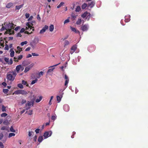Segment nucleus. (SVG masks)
<instances>
[{
    "instance_id": "1",
    "label": "nucleus",
    "mask_w": 148,
    "mask_h": 148,
    "mask_svg": "<svg viewBox=\"0 0 148 148\" xmlns=\"http://www.w3.org/2000/svg\"><path fill=\"white\" fill-rule=\"evenodd\" d=\"M17 75L15 71L9 72L7 74V79L11 81H13Z\"/></svg>"
},
{
    "instance_id": "2",
    "label": "nucleus",
    "mask_w": 148,
    "mask_h": 148,
    "mask_svg": "<svg viewBox=\"0 0 148 148\" xmlns=\"http://www.w3.org/2000/svg\"><path fill=\"white\" fill-rule=\"evenodd\" d=\"M14 93L16 94H22V95H26L28 94L27 92L24 90H18L14 91Z\"/></svg>"
},
{
    "instance_id": "3",
    "label": "nucleus",
    "mask_w": 148,
    "mask_h": 148,
    "mask_svg": "<svg viewBox=\"0 0 148 148\" xmlns=\"http://www.w3.org/2000/svg\"><path fill=\"white\" fill-rule=\"evenodd\" d=\"M26 25L27 26L28 28L27 27H26V29H29V31L30 30H31L32 29V31H34V27L32 26L33 25L32 23H27Z\"/></svg>"
},
{
    "instance_id": "4",
    "label": "nucleus",
    "mask_w": 148,
    "mask_h": 148,
    "mask_svg": "<svg viewBox=\"0 0 148 148\" xmlns=\"http://www.w3.org/2000/svg\"><path fill=\"white\" fill-rule=\"evenodd\" d=\"M52 132L51 131L45 132L44 134V136L45 138H46L51 135Z\"/></svg>"
},
{
    "instance_id": "5",
    "label": "nucleus",
    "mask_w": 148,
    "mask_h": 148,
    "mask_svg": "<svg viewBox=\"0 0 148 148\" xmlns=\"http://www.w3.org/2000/svg\"><path fill=\"white\" fill-rule=\"evenodd\" d=\"M14 24L12 23H9L7 24L5 26V29L6 30H7L9 29L13 28V29H14Z\"/></svg>"
},
{
    "instance_id": "6",
    "label": "nucleus",
    "mask_w": 148,
    "mask_h": 148,
    "mask_svg": "<svg viewBox=\"0 0 148 148\" xmlns=\"http://www.w3.org/2000/svg\"><path fill=\"white\" fill-rule=\"evenodd\" d=\"M81 16L83 18H88V20L90 17V14L87 12H85Z\"/></svg>"
},
{
    "instance_id": "7",
    "label": "nucleus",
    "mask_w": 148,
    "mask_h": 148,
    "mask_svg": "<svg viewBox=\"0 0 148 148\" xmlns=\"http://www.w3.org/2000/svg\"><path fill=\"white\" fill-rule=\"evenodd\" d=\"M81 29L83 31H86L88 29V25H84L81 27Z\"/></svg>"
},
{
    "instance_id": "8",
    "label": "nucleus",
    "mask_w": 148,
    "mask_h": 148,
    "mask_svg": "<svg viewBox=\"0 0 148 148\" xmlns=\"http://www.w3.org/2000/svg\"><path fill=\"white\" fill-rule=\"evenodd\" d=\"M34 64H32L27 67L25 68L24 72L25 73L27 72L32 68Z\"/></svg>"
},
{
    "instance_id": "9",
    "label": "nucleus",
    "mask_w": 148,
    "mask_h": 148,
    "mask_svg": "<svg viewBox=\"0 0 148 148\" xmlns=\"http://www.w3.org/2000/svg\"><path fill=\"white\" fill-rule=\"evenodd\" d=\"M64 79H65V82L64 84V86L67 87L68 84L69 83V79L68 76L66 75V74L64 75Z\"/></svg>"
},
{
    "instance_id": "10",
    "label": "nucleus",
    "mask_w": 148,
    "mask_h": 148,
    "mask_svg": "<svg viewBox=\"0 0 148 148\" xmlns=\"http://www.w3.org/2000/svg\"><path fill=\"white\" fill-rule=\"evenodd\" d=\"M48 26L47 25H45L43 28L40 30V34H43L45 32L46 30L48 29Z\"/></svg>"
},
{
    "instance_id": "11",
    "label": "nucleus",
    "mask_w": 148,
    "mask_h": 148,
    "mask_svg": "<svg viewBox=\"0 0 148 148\" xmlns=\"http://www.w3.org/2000/svg\"><path fill=\"white\" fill-rule=\"evenodd\" d=\"M14 29L13 28L12 29H9L6 30L7 31V32H5V34H7V33H9V34L10 35L12 34H13L14 33V32L13 30Z\"/></svg>"
},
{
    "instance_id": "12",
    "label": "nucleus",
    "mask_w": 148,
    "mask_h": 148,
    "mask_svg": "<svg viewBox=\"0 0 148 148\" xmlns=\"http://www.w3.org/2000/svg\"><path fill=\"white\" fill-rule=\"evenodd\" d=\"M23 58V56L22 55H20L18 56V58H16L15 57H14V60L16 62H18L19 60H20L22 59Z\"/></svg>"
},
{
    "instance_id": "13",
    "label": "nucleus",
    "mask_w": 148,
    "mask_h": 148,
    "mask_svg": "<svg viewBox=\"0 0 148 148\" xmlns=\"http://www.w3.org/2000/svg\"><path fill=\"white\" fill-rule=\"evenodd\" d=\"M63 109L65 111L67 112L69 110V107L68 105H64L63 106Z\"/></svg>"
},
{
    "instance_id": "14",
    "label": "nucleus",
    "mask_w": 148,
    "mask_h": 148,
    "mask_svg": "<svg viewBox=\"0 0 148 148\" xmlns=\"http://www.w3.org/2000/svg\"><path fill=\"white\" fill-rule=\"evenodd\" d=\"M125 22H128L130 21V16L129 15H127L125 16Z\"/></svg>"
},
{
    "instance_id": "15",
    "label": "nucleus",
    "mask_w": 148,
    "mask_h": 148,
    "mask_svg": "<svg viewBox=\"0 0 148 148\" xmlns=\"http://www.w3.org/2000/svg\"><path fill=\"white\" fill-rule=\"evenodd\" d=\"M95 3L94 1H92L88 4V6L91 8H92L95 5Z\"/></svg>"
},
{
    "instance_id": "16",
    "label": "nucleus",
    "mask_w": 148,
    "mask_h": 148,
    "mask_svg": "<svg viewBox=\"0 0 148 148\" xmlns=\"http://www.w3.org/2000/svg\"><path fill=\"white\" fill-rule=\"evenodd\" d=\"M32 106H33V103L32 101H28L27 103L25 104V106L27 107V106H30L31 105Z\"/></svg>"
},
{
    "instance_id": "17",
    "label": "nucleus",
    "mask_w": 148,
    "mask_h": 148,
    "mask_svg": "<svg viewBox=\"0 0 148 148\" xmlns=\"http://www.w3.org/2000/svg\"><path fill=\"white\" fill-rule=\"evenodd\" d=\"M10 56L11 57H13L14 56V52L13 50V49H11L10 50Z\"/></svg>"
},
{
    "instance_id": "18",
    "label": "nucleus",
    "mask_w": 148,
    "mask_h": 148,
    "mask_svg": "<svg viewBox=\"0 0 148 148\" xmlns=\"http://www.w3.org/2000/svg\"><path fill=\"white\" fill-rule=\"evenodd\" d=\"M66 88H65L63 89L62 90L61 89L60 91L59 92V95L60 96L62 97L63 96V95L64 94V92H63V91Z\"/></svg>"
},
{
    "instance_id": "19",
    "label": "nucleus",
    "mask_w": 148,
    "mask_h": 148,
    "mask_svg": "<svg viewBox=\"0 0 148 148\" xmlns=\"http://www.w3.org/2000/svg\"><path fill=\"white\" fill-rule=\"evenodd\" d=\"M21 68V65H19L16 66V70L17 73H18Z\"/></svg>"
},
{
    "instance_id": "20",
    "label": "nucleus",
    "mask_w": 148,
    "mask_h": 148,
    "mask_svg": "<svg viewBox=\"0 0 148 148\" xmlns=\"http://www.w3.org/2000/svg\"><path fill=\"white\" fill-rule=\"evenodd\" d=\"M13 4L12 3H8L6 5V7L7 8H10L13 5Z\"/></svg>"
},
{
    "instance_id": "21",
    "label": "nucleus",
    "mask_w": 148,
    "mask_h": 148,
    "mask_svg": "<svg viewBox=\"0 0 148 148\" xmlns=\"http://www.w3.org/2000/svg\"><path fill=\"white\" fill-rule=\"evenodd\" d=\"M54 68H54L49 69L47 72V74H50V73H51L53 72Z\"/></svg>"
},
{
    "instance_id": "22",
    "label": "nucleus",
    "mask_w": 148,
    "mask_h": 148,
    "mask_svg": "<svg viewBox=\"0 0 148 148\" xmlns=\"http://www.w3.org/2000/svg\"><path fill=\"white\" fill-rule=\"evenodd\" d=\"M23 4H22L16 6V10H19L21 9L23 6Z\"/></svg>"
},
{
    "instance_id": "23",
    "label": "nucleus",
    "mask_w": 148,
    "mask_h": 148,
    "mask_svg": "<svg viewBox=\"0 0 148 148\" xmlns=\"http://www.w3.org/2000/svg\"><path fill=\"white\" fill-rule=\"evenodd\" d=\"M62 97L60 96H57L56 97L57 101L58 102H59L61 100V99Z\"/></svg>"
},
{
    "instance_id": "24",
    "label": "nucleus",
    "mask_w": 148,
    "mask_h": 148,
    "mask_svg": "<svg viewBox=\"0 0 148 148\" xmlns=\"http://www.w3.org/2000/svg\"><path fill=\"white\" fill-rule=\"evenodd\" d=\"M22 84L24 85H26L27 86H28L29 85L27 84V81H25L24 80H22Z\"/></svg>"
},
{
    "instance_id": "25",
    "label": "nucleus",
    "mask_w": 148,
    "mask_h": 148,
    "mask_svg": "<svg viewBox=\"0 0 148 148\" xmlns=\"http://www.w3.org/2000/svg\"><path fill=\"white\" fill-rule=\"evenodd\" d=\"M77 48V46L76 45H73L71 47V50H73L74 51H75L76 50Z\"/></svg>"
},
{
    "instance_id": "26",
    "label": "nucleus",
    "mask_w": 148,
    "mask_h": 148,
    "mask_svg": "<svg viewBox=\"0 0 148 148\" xmlns=\"http://www.w3.org/2000/svg\"><path fill=\"white\" fill-rule=\"evenodd\" d=\"M69 44V41L67 40H66L64 42V47H66V46L68 45Z\"/></svg>"
},
{
    "instance_id": "27",
    "label": "nucleus",
    "mask_w": 148,
    "mask_h": 148,
    "mask_svg": "<svg viewBox=\"0 0 148 148\" xmlns=\"http://www.w3.org/2000/svg\"><path fill=\"white\" fill-rule=\"evenodd\" d=\"M54 26L53 25H50V26H49V30L50 32H52L54 29Z\"/></svg>"
},
{
    "instance_id": "28",
    "label": "nucleus",
    "mask_w": 148,
    "mask_h": 148,
    "mask_svg": "<svg viewBox=\"0 0 148 148\" xmlns=\"http://www.w3.org/2000/svg\"><path fill=\"white\" fill-rule=\"evenodd\" d=\"M13 37H9L8 38H4V40H7L8 41L12 40L13 39Z\"/></svg>"
},
{
    "instance_id": "29",
    "label": "nucleus",
    "mask_w": 148,
    "mask_h": 148,
    "mask_svg": "<svg viewBox=\"0 0 148 148\" xmlns=\"http://www.w3.org/2000/svg\"><path fill=\"white\" fill-rule=\"evenodd\" d=\"M43 136H40L38 137V140L39 142L40 143L42 141V140H43Z\"/></svg>"
},
{
    "instance_id": "30",
    "label": "nucleus",
    "mask_w": 148,
    "mask_h": 148,
    "mask_svg": "<svg viewBox=\"0 0 148 148\" xmlns=\"http://www.w3.org/2000/svg\"><path fill=\"white\" fill-rule=\"evenodd\" d=\"M64 4V3L63 2H61L57 6L58 8H59L61 6H62Z\"/></svg>"
},
{
    "instance_id": "31",
    "label": "nucleus",
    "mask_w": 148,
    "mask_h": 148,
    "mask_svg": "<svg viewBox=\"0 0 148 148\" xmlns=\"http://www.w3.org/2000/svg\"><path fill=\"white\" fill-rule=\"evenodd\" d=\"M82 20L81 18H78L76 22V24L78 25H80L82 22Z\"/></svg>"
},
{
    "instance_id": "32",
    "label": "nucleus",
    "mask_w": 148,
    "mask_h": 148,
    "mask_svg": "<svg viewBox=\"0 0 148 148\" xmlns=\"http://www.w3.org/2000/svg\"><path fill=\"white\" fill-rule=\"evenodd\" d=\"M87 6V4L86 3H84L83 4L82 6V9H85Z\"/></svg>"
},
{
    "instance_id": "33",
    "label": "nucleus",
    "mask_w": 148,
    "mask_h": 148,
    "mask_svg": "<svg viewBox=\"0 0 148 148\" xmlns=\"http://www.w3.org/2000/svg\"><path fill=\"white\" fill-rule=\"evenodd\" d=\"M44 73V72H43L42 71H40L39 74V75L37 77V78H40V75H42V76L43 74V73Z\"/></svg>"
},
{
    "instance_id": "34",
    "label": "nucleus",
    "mask_w": 148,
    "mask_h": 148,
    "mask_svg": "<svg viewBox=\"0 0 148 148\" xmlns=\"http://www.w3.org/2000/svg\"><path fill=\"white\" fill-rule=\"evenodd\" d=\"M17 86L20 88L23 89V86L22 84H18Z\"/></svg>"
},
{
    "instance_id": "35",
    "label": "nucleus",
    "mask_w": 148,
    "mask_h": 148,
    "mask_svg": "<svg viewBox=\"0 0 148 148\" xmlns=\"http://www.w3.org/2000/svg\"><path fill=\"white\" fill-rule=\"evenodd\" d=\"M15 134L14 133H10L8 136V138H10L12 136H14Z\"/></svg>"
},
{
    "instance_id": "36",
    "label": "nucleus",
    "mask_w": 148,
    "mask_h": 148,
    "mask_svg": "<svg viewBox=\"0 0 148 148\" xmlns=\"http://www.w3.org/2000/svg\"><path fill=\"white\" fill-rule=\"evenodd\" d=\"M42 97H40L39 99H37L36 100V103L39 102L42 100Z\"/></svg>"
},
{
    "instance_id": "37",
    "label": "nucleus",
    "mask_w": 148,
    "mask_h": 148,
    "mask_svg": "<svg viewBox=\"0 0 148 148\" xmlns=\"http://www.w3.org/2000/svg\"><path fill=\"white\" fill-rule=\"evenodd\" d=\"M1 110L2 112L6 111V107L4 105H2V106Z\"/></svg>"
},
{
    "instance_id": "38",
    "label": "nucleus",
    "mask_w": 148,
    "mask_h": 148,
    "mask_svg": "<svg viewBox=\"0 0 148 148\" xmlns=\"http://www.w3.org/2000/svg\"><path fill=\"white\" fill-rule=\"evenodd\" d=\"M81 10V8L80 6H77L76 8L75 9L76 12H79Z\"/></svg>"
},
{
    "instance_id": "39",
    "label": "nucleus",
    "mask_w": 148,
    "mask_h": 148,
    "mask_svg": "<svg viewBox=\"0 0 148 148\" xmlns=\"http://www.w3.org/2000/svg\"><path fill=\"white\" fill-rule=\"evenodd\" d=\"M9 91V90L8 89H3V92L5 94H7Z\"/></svg>"
},
{
    "instance_id": "40",
    "label": "nucleus",
    "mask_w": 148,
    "mask_h": 148,
    "mask_svg": "<svg viewBox=\"0 0 148 148\" xmlns=\"http://www.w3.org/2000/svg\"><path fill=\"white\" fill-rule=\"evenodd\" d=\"M38 79L36 78L34 80L32 81L31 83V84L33 85L35 83H36L38 81Z\"/></svg>"
},
{
    "instance_id": "41",
    "label": "nucleus",
    "mask_w": 148,
    "mask_h": 148,
    "mask_svg": "<svg viewBox=\"0 0 148 148\" xmlns=\"http://www.w3.org/2000/svg\"><path fill=\"white\" fill-rule=\"evenodd\" d=\"M27 43V41H25L24 42H22L21 43V46H23L24 45L26 44Z\"/></svg>"
},
{
    "instance_id": "42",
    "label": "nucleus",
    "mask_w": 148,
    "mask_h": 148,
    "mask_svg": "<svg viewBox=\"0 0 148 148\" xmlns=\"http://www.w3.org/2000/svg\"><path fill=\"white\" fill-rule=\"evenodd\" d=\"M7 115V114L5 113H3L1 114V116L2 117H5Z\"/></svg>"
},
{
    "instance_id": "43",
    "label": "nucleus",
    "mask_w": 148,
    "mask_h": 148,
    "mask_svg": "<svg viewBox=\"0 0 148 148\" xmlns=\"http://www.w3.org/2000/svg\"><path fill=\"white\" fill-rule=\"evenodd\" d=\"M10 130L11 132H15V130L13 129V127L12 126H11L10 128Z\"/></svg>"
},
{
    "instance_id": "44",
    "label": "nucleus",
    "mask_w": 148,
    "mask_h": 148,
    "mask_svg": "<svg viewBox=\"0 0 148 148\" xmlns=\"http://www.w3.org/2000/svg\"><path fill=\"white\" fill-rule=\"evenodd\" d=\"M4 49L5 50H8L9 49V46L8 45L6 44L5 45V47L4 48Z\"/></svg>"
},
{
    "instance_id": "45",
    "label": "nucleus",
    "mask_w": 148,
    "mask_h": 148,
    "mask_svg": "<svg viewBox=\"0 0 148 148\" xmlns=\"http://www.w3.org/2000/svg\"><path fill=\"white\" fill-rule=\"evenodd\" d=\"M13 61L12 59H10V60L9 61V62L8 63V64H12Z\"/></svg>"
},
{
    "instance_id": "46",
    "label": "nucleus",
    "mask_w": 148,
    "mask_h": 148,
    "mask_svg": "<svg viewBox=\"0 0 148 148\" xmlns=\"http://www.w3.org/2000/svg\"><path fill=\"white\" fill-rule=\"evenodd\" d=\"M33 111L32 110H29L28 111V115H31L32 114Z\"/></svg>"
},
{
    "instance_id": "47",
    "label": "nucleus",
    "mask_w": 148,
    "mask_h": 148,
    "mask_svg": "<svg viewBox=\"0 0 148 148\" xmlns=\"http://www.w3.org/2000/svg\"><path fill=\"white\" fill-rule=\"evenodd\" d=\"M4 60L6 62L8 63L9 61V59L8 58H5Z\"/></svg>"
},
{
    "instance_id": "48",
    "label": "nucleus",
    "mask_w": 148,
    "mask_h": 148,
    "mask_svg": "<svg viewBox=\"0 0 148 148\" xmlns=\"http://www.w3.org/2000/svg\"><path fill=\"white\" fill-rule=\"evenodd\" d=\"M70 29L73 32H74L76 29L75 28L73 27H70Z\"/></svg>"
},
{
    "instance_id": "49",
    "label": "nucleus",
    "mask_w": 148,
    "mask_h": 148,
    "mask_svg": "<svg viewBox=\"0 0 148 148\" xmlns=\"http://www.w3.org/2000/svg\"><path fill=\"white\" fill-rule=\"evenodd\" d=\"M3 133H1L0 134V140H1L3 138Z\"/></svg>"
},
{
    "instance_id": "50",
    "label": "nucleus",
    "mask_w": 148,
    "mask_h": 148,
    "mask_svg": "<svg viewBox=\"0 0 148 148\" xmlns=\"http://www.w3.org/2000/svg\"><path fill=\"white\" fill-rule=\"evenodd\" d=\"M71 16L73 18H75L77 16L75 15L74 14L72 13L71 14Z\"/></svg>"
},
{
    "instance_id": "51",
    "label": "nucleus",
    "mask_w": 148,
    "mask_h": 148,
    "mask_svg": "<svg viewBox=\"0 0 148 148\" xmlns=\"http://www.w3.org/2000/svg\"><path fill=\"white\" fill-rule=\"evenodd\" d=\"M0 146L1 147V148H4V147L2 143L1 142H0Z\"/></svg>"
},
{
    "instance_id": "52",
    "label": "nucleus",
    "mask_w": 148,
    "mask_h": 148,
    "mask_svg": "<svg viewBox=\"0 0 148 148\" xmlns=\"http://www.w3.org/2000/svg\"><path fill=\"white\" fill-rule=\"evenodd\" d=\"M26 18H28L29 16V13H26L25 14Z\"/></svg>"
},
{
    "instance_id": "53",
    "label": "nucleus",
    "mask_w": 148,
    "mask_h": 148,
    "mask_svg": "<svg viewBox=\"0 0 148 148\" xmlns=\"http://www.w3.org/2000/svg\"><path fill=\"white\" fill-rule=\"evenodd\" d=\"M1 130H7V128L5 127L4 126L1 128Z\"/></svg>"
},
{
    "instance_id": "54",
    "label": "nucleus",
    "mask_w": 148,
    "mask_h": 148,
    "mask_svg": "<svg viewBox=\"0 0 148 148\" xmlns=\"http://www.w3.org/2000/svg\"><path fill=\"white\" fill-rule=\"evenodd\" d=\"M33 133V132L32 131H31V132L29 131V132L28 136H31V135H32V134Z\"/></svg>"
},
{
    "instance_id": "55",
    "label": "nucleus",
    "mask_w": 148,
    "mask_h": 148,
    "mask_svg": "<svg viewBox=\"0 0 148 148\" xmlns=\"http://www.w3.org/2000/svg\"><path fill=\"white\" fill-rule=\"evenodd\" d=\"M25 31V29L24 28H22L20 31V32H23Z\"/></svg>"
},
{
    "instance_id": "56",
    "label": "nucleus",
    "mask_w": 148,
    "mask_h": 148,
    "mask_svg": "<svg viewBox=\"0 0 148 148\" xmlns=\"http://www.w3.org/2000/svg\"><path fill=\"white\" fill-rule=\"evenodd\" d=\"M74 32H75V33L78 34H80V32L78 30H77L76 29V30H75Z\"/></svg>"
},
{
    "instance_id": "57",
    "label": "nucleus",
    "mask_w": 148,
    "mask_h": 148,
    "mask_svg": "<svg viewBox=\"0 0 148 148\" xmlns=\"http://www.w3.org/2000/svg\"><path fill=\"white\" fill-rule=\"evenodd\" d=\"M26 102V100H25V99H23L21 101V103L22 104H23L25 103Z\"/></svg>"
},
{
    "instance_id": "58",
    "label": "nucleus",
    "mask_w": 148,
    "mask_h": 148,
    "mask_svg": "<svg viewBox=\"0 0 148 148\" xmlns=\"http://www.w3.org/2000/svg\"><path fill=\"white\" fill-rule=\"evenodd\" d=\"M69 22V19L66 20L64 22V23L65 24Z\"/></svg>"
},
{
    "instance_id": "59",
    "label": "nucleus",
    "mask_w": 148,
    "mask_h": 148,
    "mask_svg": "<svg viewBox=\"0 0 148 148\" xmlns=\"http://www.w3.org/2000/svg\"><path fill=\"white\" fill-rule=\"evenodd\" d=\"M17 49L19 51H21L22 50V48H21L19 46H18L17 47Z\"/></svg>"
},
{
    "instance_id": "60",
    "label": "nucleus",
    "mask_w": 148,
    "mask_h": 148,
    "mask_svg": "<svg viewBox=\"0 0 148 148\" xmlns=\"http://www.w3.org/2000/svg\"><path fill=\"white\" fill-rule=\"evenodd\" d=\"M40 129H37L35 130V132L36 134L39 133Z\"/></svg>"
},
{
    "instance_id": "61",
    "label": "nucleus",
    "mask_w": 148,
    "mask_h": 148,
    "mask_svg": "<svg viewBox=\"0 0 148 148\" xmlns=\"http://www.w3.org/2000/svg\"><path fill=\"white\" fill-rule=\"evenodd\" d=\"M2 85L4 86H6L7 85V84L6 83V82H3L2 84Z\"/></svg>"
},
{
    "instance_id": "62",
    "label": "nucleus",
    "mask_w": 148,
    "mask_h": 148,
    "mask_svg": "<svg viewBox=\"0 0 148 148\" xmlns=\"http://www.w3.org/2000/svg\"><path fill=\"white\" fill-rule=\"evenodd\" d=\"M30 47H28L26 49H25V51H28L30 50Z\"/></svg>"
},
{
    "instance_id": "63",
    "label": "nucleus",
    "mask_w": 148,
    "mask_h": 148,
    "mask_svg": "<svg viewBox=\"0 0 148 148\" xmlns=\"http://www.w3.org/2000/svg\"><path fill=\"white\" fill-rule=\"evenodd\" d=\"M56 117L54 116H52L51 118V119L53 120H55L56 119Z\"/></svg>"
},
{
    "instance_id": "64",
    "label": "nucleus",
    "mask_w": 148,
    "mask_h": 148,
    "mask_svg": "<svg viewBox=\"0 0 148 148\" xmlns=\"http://www.w3.org/2000/svg\"><path fill=\"white\" fill-rule=\"evenodd\" d=\"M26 61H24L22 63V64L23 65V66H25L27 65V64H25V63H26Z\"/></svg>"
}]
</instances>
